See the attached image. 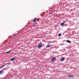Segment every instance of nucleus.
<instances>
[{"mask_svg": "<svg viewBox=\"0 0 79 79\" xmlns=\"http://www.w3.org/2000/svg\"><path fill=\"white\" fill-rule=\"evenodd\" d=\"M37 19L35 18L33 20V21L35 24H37Z\"/></svg>", "mask_w": 79, "mask_h": 79, "instance_id": "nucleus-1", "label": "nucleus"}, {"mask_svg": "<svg viewBox=\"0 0 79 79\" xmlns=\"http://www.w3.org/2000/svg\"><path fill=\"white\" fill-rule=\"evenodd\" d=\"M42 43H41L40 44H39L37 46L38 48H41V47H42Z\"/></svg>", "mask_w": 79, "mask_h": 79, "instance_id": "nucleus-2", "label": "nucleus"}, {"mask_svg": "<svg viewBox=\"0 0 79 79\" xmlns=\"http://www.w3.org/2000/svg\"><path fill=\"white\" fill-rule=\"evenodd\" d=\"M67 76L68 77H74V75L70 74L68 75Z\"/></svg>", "mask_w": 79, "mask_h": 79, "instance_id": "nucleus-3", "label": "nucleus"}, {"mask_svg": "<svg viewBox=\"0 0 79 79\" xmlns=\"http://www.w3.org/2000/svg\"><path fill=\"white\" fill-rule=\"evenodd\" d=\"M51 60L52 61H55V60H56V58H55V57H53V58Z\"/></svg>", "mask_w": 79, "mask_h": 79, "instance_id": "nucleus-4", "label": "nucleus"}, {"mask_svg": "<svg viewBox=\"0 0 79 79\" xmlns=\"http://www.w3.org/2000/svg\"><path fill=\"white\" fill-rule=\"evenodd\" d=\"M64 60H65V59L64 58H62L60 59L61 61L63 62V61H64Z\"/></svg>", "mask_w": 79, "mask_h": 79, "instance_id": "nucleus-5", "label": "nucleus"}, {"mask_svg": "<svg viewBox=\"0 0 79 79\" xmlns=\"http://www.w3.org/2000/svg\"><path fill=\"white\" fill-rule=\"evenodd\" d=\"M64 22L62 23H61L60 24V25L61 26H63L65 24H64Z\"/></svg>", "mask_w": 79, "mask_h": 79, "instance_id": "nucleus-6", "label": "nucleus"}, {"mask_svg": "<svg viewBox=\"0 0 79 79\" xmlns=\"http://www.w3.org/2000/svg\"><path fill=\"white\" fill-rule=\"evenodd\" d=\"M16 60V58H13L11 59L10 61H15Z\"/></svg>", "mask_w": 79, "mask_h": 79, "instance_id": "nucleus-7", "label": "nucleus"}, {"mask_svg": "<svg viewBox=\"0 0 79 79\" xmlns=\"http://www.w3.org/2000/svg\"><path fill=\"white\" fill-rule=\"evenodd\" d=\"M3 73V71L2 70H1L0 71V74H2Z\"/></svg>", "mask_w": 79, "mask_h": 79, "instance_id": "nucleus-8", "label": "nucleus"}, {"mask_svg": "<svg viewBox=\"0 0 79 79\" xmlns=\"http://www.w3.org/2000/svg\"><path fill=\"white\" fill-rule=\"evenodd\" d=\"M66 42H68V43H71V41H69V40H67L66 41Z\"/></svg>", "mask_w": 79, "mask_h": 79, "instance_id": "nucleus-9", "label": "nucleus"}, {"mask_svg": "<svg viewBox=\"0 0 79 79\" xmlns=\"http://www.w3.org/2000/svg\"><path fill=\"white\" fill-rule=\"evenodd\" d=\"M50 45H47L46 46V48H48V47H50Z\"/></svg>", "mask_w": 79, "mask_h": 79, "instance_id": "nucleus-10", "label": "nucleus"}, {"mask_svg": "<svg viewBox=\"0 0 79 79\" xmlns=\"http://www.w3.org/2000/svg\"><path fill=\"white\" fill-rule=\"evenodd\" d=\"M10 51H11V50H10L9 51L6 52V53H9V52H10Z\"/></svg>", "mask_w": 79, "mask_h": 79, "instance_id": "nucleus-11", "label": "nucleus"}, {"mask_svg": "<svg viewBox=\"0 0 79 79\" xmlns=\"http://www.w3.org/2000/svg\"><path fill=\"white\" fill-rule=\"evenodd\" d=\"M58 36H61V34L60 33L58 34Z\"/></svg>", "mask_w": 79, "mask_h": 79, "instance_id": "nucleus-12", "label": "nucleus"}, {"mask_svg": "<svg viewBox=\"0 0 79 79\" xmlns=\"http://www.w3.org/2000/svg\"><path fill=\"white\" fill-rule=\"evenodd\" d=\"M5 65H6V64H4V65L3 66H2V67H4V66H5Z\"/></svg>", "mask_w": 79, "mask_h": 79, "instance_id": "nucleus-13", "label": "nucleus"}, {"mask_svg": "<svg viewBox=\"0 0 79 79\" xmlns=\"http://www.w3.org/2000/svg\"><path fill=\"white\" fill-rule=\"evenodd\" d=\"M10 64V63H7V64Z\"/></svg>", "mask_w": 79, "mask_h": 79, "instance_id": "nucleus-14", "label": "nucleus"}, {"mask_svg": "<svg viewBox=\"0 0 79 79\" xmlns=\"http://www.w3.org/2000/svg\"><path fill=\"white\" fill-rule=\"evenodd\" d=\"M3 68V67L2 66L0 67V69H1V68Z\"/></svg>", "mask_w": 79, "mask_h": 79, "instance_id": "nucleus-15", "label": "nucleus"}, {"mask_svg": "<svg viewBox=\"0 0 79 79\" xmlns=\"http://www.w3.org/2000/svg\"><path fill=\"white\" fill-rule=\"evenodd\" d=\"M36 21H39V20H36Z\"/></svg>", "mask_w": 79, "mask_h": 79, "instance_id": "nucleus-16", "label": "nucleus"}]
</instances>
